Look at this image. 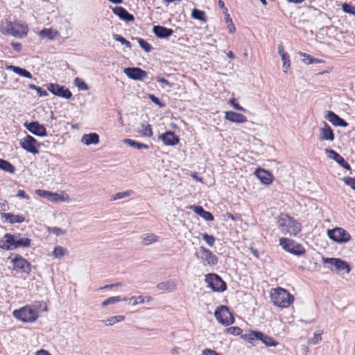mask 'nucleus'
<instances>
[{"label":"nucleus","instance_id":"603ef678","mask_svg":"<svg viewBox=\"0 0 355 355\" xmlns=\"http://www.w3.org/2000/svg\"><path fill=\"white\" fill-rule=\"evenodd\" d=\"M344 182L355 191V178L347 177L343 178Z\"/></svg>","mask_w":355,"mask_h":355},{"label":"nucleus","instance_id":"39448f33","mask_svg":"<svg viewBox=\"0 0 355 355\" xmlns=\"http://www.w3.org/2000/svg\"><path fill=\"white\" fill-rule=\"evenodd\" d=\"M3 239L6 242L10 244V250L19 248H29L31 244V239L27 237H22L19 233L10 234L6 233Z\"/></svg>","mask_w":355,"mask_h":355},{"label":"nucleus","instance_id":"e2e57ef3","mask_svg":"<svg viewBox=\"0 0 355 355\" xmlns=\"http://www.w3.org/2000/svg\"><path fill=\"white\" fill-rule=\"evenodd\" d=\"M137 297L136 296H132L131 297H130L129 299V305H131L132 306H136L137 305H138V302L137 300Z\"/></svg>","mask_w":355,"mask_h":355},{"label":"nucleus","instance_id":"3c124183","mask_svg":"<svg viewBox=\"0 0 355 355\" xmlns=\"http://www.w3.org/2000/svg\"><path fill=\"white\" fill-rule=\"evenodd\" d=\"M226 332L232 335H239L242 333V330L238 327H231L226 329Z\"/></svg>","mask_w":355,"mask_h":355},{"label":"nucleus","instance_id":"f03ea898","mask_svg":"<svg viewBox=\"0 0 355 355\" xmlns=\"http://www.w3.org/2000/svg\"><path fill=\"white\" fill-rule=\"evenodd\" d=\"M270 297L274 304L282 308L289 306L294 300L293 296L282 288L272 290Z\"/></svg>","mask_w":355,"mask_h":355},{"label":"nucleus","instance_id":"79ce46f5","mask_svg":"<svg viewBox=\"0 0 355 355\" xmlns=\"http://www.w3.org/2000/svg\"><path fill=\"white\" fill-rule=\"evenodd\" d=\"M133 193L132 190H127L122 192H119L116 193L114 196H112V200H120L128 196H130Z\"/></svg>","mask_w":355,"mask_h":355},{"label":"nucleus","instance_id":"bf43d9fd","mask_svg":"<svg viewBox=\"0 0 355 355\" xmlns=\"http://www.w3.org/2000/svg\"><path fill=\"white\" fill-rule=\"evenodd\" d=\"M17 196L21 198H24L26 200H29V196L26 193V192L24 190H19Z\"/></svg>","mask_w":355,"mask_h":355},{"label":"nucleus","instance_id":"f257e3e1","mask_svg":"<svg viewBox=\"0 0 355 355\" xmlns=\"http://www.w3.org/2000/svg\"><path fill=\"white\" fill-rule=\"evenodd\" d=\"M277 223L284 234L295 236L301 232V224L286 214H280Z\"/></svg>","mask_w":355,"mask_h":355},{"label":"nucleus","instance_id":"423d86ee","mask_svg":"<svg viewBox=\"0 0 355 355\" xmlns=\"http://www.w3.org/2000/svg\"><path fill=\"white\" fill-rule=\"evenodd\" d=\"M13 316L23 322H33L38 318V313L35 309L28 306L14 310Z\"/></svg>","mask_w":355,"mask_h":355},{"label":"nucleus","instance_id":"ea45409f","mask_svg":"<svg viewBox=\"0 0 355 355\" xmlns=\"http://www.w3.org/2000/svg\"><path fill=\"white\" fill-rule=\"evenodd\" d=\"M136 40L139 43L140 47L146 53H149L152 51L153 48L151 45L149 43H148L145 40L142 38H136Z\"/></svg>","mask_w":355,"mask_h":355},{"label":"nucleus","instance_id":"f8f14e48","mask_svg":"<svg viewBox=\"0 0 355 355\" xmlns=\"http://www.w3.org/2000/svg\"><path fill=\"white\" fill-rule=\"evenodd\" d=\"M208 286L214 291L222 292L226 289L225 283L216 274H209L206 276Z\"/></svg>","mask_w":355,"mask_h":355},{"label":"nucleus","instance_id":"4c0bfd02","mask_svg":"<svg viewBox=\"0 0 355 355\" xmlns=\"http://www.w3.org/2000/svg\"><path fill=\"white\" fill-rule=\"evenodd\" d=\"M0 168L10 173L15 171V168L9 162L2 159H0Z\"/></svg>","mask_w":355,"mask_h":355},{"label":"nucleus","instance_id":"c85d7f7f","mask_svg":"<svg viewBox=\"0 0 355 355\" xmlns=\"http://www.w3.org/2000/svg\"><path fill=\"white\" fill-rule=\"evenodd\" d=\"M2 218L8 220L11 224L21 223L25 220V216L23 215H15L11 213L3 214Z\"/></svg>","mask_w":355,"mask_h":355},{"label":"nucleus","instance_id":"c03bdc74","mask_svg":"<svg viewBox=\"0 0 355 355\" xmlns=\"http://www.w3.org/2000/svg\"><path fill=\"white\" fill-rule=\"evenodd\" d=\"M74 84L79 89L86 91L89 89L86 83L80 78H76L74 79Z\"/></svg>","mask_w":355,"mask_h":355},{"label":"nucleus","instance_id":"4d7b16f0","mask_svg":"<svg viewBox=\"0 0 355 355\" xmlns=\"http://www.w3.org/2000/svg\"><path fill=\"white\" fill-rule=\"evenodd\" d=\"M51 232L57 236L64 235L65 234V231L60 227H53Z\"/></svg>","mask_w":355,"mask_h":355},{"label":"nucleus","instance_id":"13d9d810","mask_svg":"<svg viewBox=\"0 0 355 355\" xmlns=\"http://www.w3.org/2000/svg\"><path fill=\"white\" fill-rule=\"evenodd\" d=\"M149 98L156 105H158L160 107L164 106V104L160 102L159 99L153 94L149 95Z\"/></svg>","mask_w":355,"mask_h":355},{"label":"nucleus","instance_id":"aec40b11","mask_svg":"<svg viewBox=\"0 0 355 355\" xmlns=\"http://www.w3.org/2000/svg\"><path fill=\"white\" fill-rule=\"evenodd\" d=\"M254 174L263 184L269 185L272 182V175L264 169L258 168Z\"/></svg>","mask_w":355,"mask_h":355},{"label":"nucleus","instance_id":"c9c22d12","mask_svg":"<svg viewBox=\"0 0 355 355\" xmlns=\"http://www.w3.org/2000/svg\"><path fill=\"white\" fill-rule=\"evenodd\" d=\"M123 142L127 145L133 147L137 149H148L149 146L146 144L137 142L130 139H124Z\"/></svg>","mask_w":355,"mask_h":355},{"label":"nucleus","instance_id":"58836bf2","mask_svg":"<svg viewBox=\"0 0 355 355\" xmlns=\"http://www.w3.org/2000/svg\"><path fill=\"white\" fill-rule=\"evenodd\" d=\"M191 15L195 19L203 21H206L205 12L202 10L195 8L193 10Z\"/></svg>","mask_w":355,"mask_h":355},{"label":"nucleus","instance_id":"5701e85b","mask_svg":"<svg viewBox=\"0 0 355 355\" xmlns=\"http://www.w3.org/2000/svg\"><path fill=\"white\" fill-rule=\"evenodd\" d=\"M112 11L121 20H123V21H132L135 19L134 16L132 14H130L123 7H116V8H113Z\"/></svg>","mask_w":355,"mask_h":355},{"label":"nucleus","instance_id":"5fc2aeb1","mask_svg":"<svg viewBox=\"0 0 355 355\" xmlns=\"http://www.w3.org/2000/svg\"><path fill=\"white\" fill-rule=\"evenodd\" d=\"M230 103L234 107V109L239 111L244 112L245 110L241 107L239 103L235 102L234 98H232L230 100Z\"/></svg>","mask_w":355,"mask_h":355},{"label":"nucleus","instance_id":"a878e982","mask_svg":"<svg viewBox=\"0 0 355 355\" xmlns=\"http://www.w3.org/2000/svg\"><path fill=\"white\" fill-rule=\"evenodd\" d=\"M153 31L154 34L159 38H166L171 36L173 33L172 29L161 26H155Z\"/></svg>","mask_w":355,"mask_h":355},{"label":"nucleus","instance_id":"774afa93","mask_svg":"<svg viewBox=\"0 0 355 355\" xmlns=\"http://www.w3.org/2000/svg\"><path fill=\"white\" fill-rule=\"evenodd\" d=\"M35 355H51L48 351L45 349H40L36 352Z\"/></svg>","mask_w":355,"mask_h":355},{"label":"nucleus","instance_id":"338daca9","mask_svg":"<svg viewBox=\"0 0 355 355\" xmlns=\"http://www.w3.org/2000/svg\"><path fill=\"white\" fill-rule=\"evenodd\" d=\"M37 94H39L40 96H47V92L46 91L42 89L41 87H37Z\"/></svg>","mask_w":355,"mask_h":355},{"label":"nucleus","instance_id":"6e6552de","mask_svg":"<svg viewBox=\"0 0 355 355\" xmlns=\"http://www.w3.org/2000/svg\"><path fill=\"white\" fill-rule=\"evenodd\" d=\"M196 257L200 259L204 266H215L218 263V259L209 250L205 247H200L198 251L195 254Z\"/></svg>","mask_w":355,"mask_h":355},{"label":"nucleus","instance_id":"4be33fe9","mask_svg":"<svg viewBox=\"0 0 355 355\" xmlns=\"http://www.w3.org/2000/svg\"><path fill=\"white\" fill-rule=\"evenodd\" d=\"M225 119L237 123H243L247 121V119L244 115L232 111L225 112Z\"/></svg>","mask_w":355,"mask_h":355},{"label":"nucleus","instance_id":"f704fd0d","mask_svg":"<svg viewBox=\"0 0 355 355\" xmlns=\"http://www.w3.org/2000/svg\"><path fill=\"white\" fill-rule=\"evenodd\" d=\"M325 153L327 154L329 158L334 159L339 165L344 164V158L335 150L327 148L325 149Z\"/></svg>","mask_w":355,"mask_h":355},{"label":"nucleus","instance_id":"473e14b6","mask_svg":"<svg viewBox=\"0 0 355 355\" xmlns=\"http://www.w3.org/2000/svg\"><path fill=\"white\" fill-rule=\"evenodd\" d=\"M39 35L42 38L54 40L58 36V32L52 28H44L40 31Z\"/></svg>","mask_w":355,"mask_h":355},{"label":"nucleus","instance_id":"bb28decb","mask_svg":"<svg viewBox=\"0 0 355 355\" xmlns=\"http://www.w3.org/2000/svg\"><path fill=\"white\" fill-rule=\"evenodd\" d=\"M141 243L144 246L150 245L159 241V236L153 233L143 234L141 236Z\"/></svg>","mask_w":355,"mask_h":355},{"label":"nucleus","instance_id":"09e8293b","mask_svg":"<svg viewBox=\"0 0 355 355\" xmlns=\"http://www.w3.org/2000/svg\"><path fill=\"white\" fill-rule=\"evenodd\" d=\"M342 8L343 10L347 13L355 15V7L350 4L346 3H343Z\"/></svg>","mask_w":355,"mask_h":355},{"label":"nucleus","instance_id":"1a4fd4ad","mask_svg":"<svg viewBox=\"0 0 355 355\" xmlns=\"http://www.w3.org/2000/svg\"><path fill=\"white\" fill-rule=\"evenodd\" d=\"M327 235L330 239L338 243H345L351 239L350 234L341 227L328 230Z\"/></svg>","mask_w":355,"mask_h":355},{"label":"nucleus","instance_id":"7c9ffc66","mask_svg":"<svg viewBox=\"0 0 355 355\" xmlns=\"http://www.w3.org/2000/svg\"><path fill=\"white\" fill-rule=\"evenodd\" d=\"M157 288L162 291H174L177 288V283L173 280L160 282L157 285Z\"/></svg>","mask_w":355,"mask_h":355},{"label":"nucleus","instance_id":"72a5a7b5","mask_svg":"<svg viewBox=\"0 0 355 355\" xmlns=\"http://www.w3.org/2000/svg\"><path fill=\"white\" fill-rule=\"evenodd\" d=\"M137 132L141 136L151 137L153 135L150 125L148 123H141V127L138 128Z\"/></svg>","mask_w":355,"mask_h":355},{"label":"nucleus","instance_id":"a18cd8bd","mask_svg":"<svg viewBox=\"0 0 355 355\" xmlns=\"http://www.w3.org/2000/svg\"><path fill=\"white\" fill-rule=\"evenodd\" d=\"M282 61L283 62V67L285 69L284 72H286V69L290 68L291 61L288 53L282 55L281 56Z\"/></svg>","mask_w":355,"mask_h":355},{"label":"nucleus","instance_id":"cd10ccee","mask_svg":"<svg viewBox=\"0 0 355 355\" xmlns=\"http://www.w3.org/2000/svg\"><path fill=\"white\" fill-rule=\"evenodd\" d=\"M71 201V198L68 194H67L64 191H62L61 193H53L51 192L50 202H69Z\"/></svg>","mask_w":355,"mask_h":355},{"label":"nucleus","instance_id":"dca6fc26","mask_svg":"<svg viewBox=\"0 0 355 355\" xmlns=\"http://www.w3.org/2000/svg\"><path fill=\"white\" fill-rule=\"evenodd\" d=\"M48 90L53 94L66 99H69L72 96L71 92L68 89L58 84H49L48 85Z\"/></svg>","mask_w":355,"mask_h":355},{"label":"nucleus","instance_id":"a19ab883","mask_svg":"<svg viewBox=\"0 0 355 355\" xmlns=\"http://www.w3.org/2000/svg\"><path fill=\"white\" fill-rule=\"evenodd\" d=\"M121 301V296L110 297L101 303L103 307L107 306L110 304H113Z\"/></svg>","mask_w":355,"mask_h":355},{"label":"nucleus","instance_id":"6ab92c4d","mask_svg":"<svg viewBox=\"0 0 355 355\" xmlns=\"http://www.w3.org/2000/svg\"><path fill=\"white\" fill-rule=\"evenodd\" d=\"M326 119L334 126L347 127L348 123L332 111H328Z\"/></svg>","mask_w":355,"mask_h":355},{"label":"nucleus","instance_id":"e433bc0d","mask_svg":"<svg viewBox=\"0 0 355 355\" xmlns=\"http://www.w3.org/2000/svg\"><path fill=\"white\" fill-rule=\"evenodd\" d=\"M67 254V250L62 246H55L52 255L55 259H61Z\"/></svg>","mask_w":355,"mask_h":355},{"label":"nucleus","instance_id":"864d4df0","mask_svg":"<svg viewBox=\"0 0 355 355\" xmlns=\"http://www.w3.org/2000/svg\"><path fill=\"white\" fill-rule=\"evenodd\" d=\"M322 340L321 334L314 333L313 337L311 338L308 342L309 344L315 345Z\"/></svg>","mask_w":355,"mask_h":355},{"label":"nucleus","instance_id":"a211bd4d","mask_svg":"<svg viewBox=\"0 0 355 355\" xmlns=\"http://www.w3.org/2000/svg\"><path fill=\"white\" fill-rule=\"evenodd\" d=\"M323 125L319 130V139L320 141H333L334 140V134L331 127L323 122Z\"/></svg>","mask_w":355,"mask_h":355},{"label":"nucleus","instance_id":"2f4dec72","mask_svg":"<svg viewBox=\"0 0 355 355\" xmlns=\"http://www.w3.org/2000/svg\"><path fill=\"white\" fill-rule=\"evenodd\" d=\"M125 316L122 315H114L102 320V322L104 325L107 327H111L116 323L123 322V320H125Z\"/></svg>","mask_w":355,"mask_h":355},{"label":"nucleus","instance_id":"c756f323","mask_svg":"<svg viewBox=\"0 0 355 355\" xmlns=\"http://www.w3.org/2000/svg\"><path fill=\"white\" fill-rule=\"evenodd\" d=\"M6 70L12 71L14 73H15L21 76H23V77H25L27 78H32L31 73L28 71H27L24 69H22L21 67L13 66V65H8V66H6Z\"/></svg>","mask_w":355,"mask_h":355},{"label":"nucleus","instance_id":"f3484780","mask_svg":"<svg viewBox=\"0 0 355 355\" xmlns=\"http://www.w3.org/2000/svg\"><path fill=\"white\" fill-rule=\"evenodd\" d=\"M24 125L29 132L36 136L44 137L46 135L45 127L37 121H33L29 123H25Z\"/></svg>","mask_w":355,"mask_h":355},{"label":"nucleus","instance_id":"69168bd1","mask_svg":"<svg viewBox=\"0 0 355 355\" xmlns=\"http://www.w3.org/2000/svg\"><path fill=\"white\" fill-rule=\"evenodd\" d=\"M11 46L14 49L15 51L19 52L21 50V44L18 42H12Z\"/></svg>","mask_w":355,"mask_h":355},{"label":"nucleus","instance_id":"20e7f679","mask_svg":"<svg viewBox=\"0 0 355 355\" xmlns=\"http://www.w3.org/2000/svg\"><path fill=\"white\" fill-rule=\"evenodd\" d=\"M12 265V270L17 273L29 275L31 272V263L22 256L15 254L9 257Z\"/></svg>","mask_w":355,"mask_h":355},{"label":"nucleus","instance_id":"37998d69","mask_svg":"<svg viewBox=\"0 0 355 355\" xmlns=\"http://www.w3.org/2000/svg\"><path fill=\"white\" fill-rule=\"evenodd\" d=\"M112 37L116 41L119 42L121 44L125 46L127 48H128L130 49H131V47H132L131 43L129 41H128L126 39H125L123 37H122L121 35L114 33L112 35Z\"/></svg>","mask_w":355,"mask_h":355},{"label":"nucleus","instance_id":"0e129e2a","mask_svg":"<svg viewBox=\"0 0 355 355\" xmlns=\"http://www.w3.org/2000/svg\"><path fill=\"white\" fill-rule=\"evenodd\" d=\"M218 5L220 9L223 10L224 14H227V8H226L225 3L222 0L218 1Z\"/></svg>","mask_w":355,"mask_h":355},{"label":"nucleus","instance_id":"393cba45","mask_svg":"<svg viewBox=\"0 0 355 355\" xmlns=\"http://www.w3.org/2000/svg\"><path fill=\"white\" fill-rule=\"evenodd\" d=\"M190 208L204 220L207 221H212L214 220L213 215L210 212L205 211L201 206L192 205Z\"/></svg>","mask_w":355,"mask_h":355},{"label":"nucleus","instance_id":"680f3d73","mask_svg":"<svg viewBox=\"0 0 355 355\" xmlns=\"http://www.w3.org/2000/svg\"><path fill=\"white\" fill-rule=\"evenodd\" d=\"M0 248L6 250H10V244L6 242V239L4 241H0Z\"/></svg>","mask_w":355,"mask_h":355},{"label":"nucleus","instance_id":"6e6d98bb","mask_svg":"<svg viewBox=\"0 0 355 355\" xmlns=\"http://www.w3.org/2000/svg\"><path fill=\"white\" fill-rule=\"evenodd\" d=\"M201 355H220L216 351L211 349H205L202 351Z\"/></svg>","mask_w":355,"mask_h":355},{"label":"nucleus","instance_id":"b1692460","mask_svg":"<svg viewBox=\"0 0 355 355\" xmlns=\"http://www.w3.org/2000/svg\"><path fill=\"white\" fill-rule=\"evenodd\" d=\"M99 136L95 132L84 134L81 137V142L86 146H89L92 144L96 145L99 143Z\"/></svg>","mask_w":355,"mask_h":355},{"label":"nucleus","instance_id":"7ed1b4c3","mask_svg":"<svg viewBox=\"0 0 355 355\" xmlns=\"http://www.w3.org/2000/svg\"><path fill=\"white\" fill-rule=\"evenodd\" d=\"M28 26L25 24H1L0 31L15 37H23L28 33Z\"/></svg>","mask_w":355,"mask_h":355},{"label":"nucleus","instance_id":"2eb2a0df","mask_svg":"<svg viewBox=\"0 0 355 355\" xmlns=\"http://www.w3.org/2000/svg\"><path fill=\"white\" fill-rule=\"evenodd\" d=\"M124 73L135 80H142L147 77V72L139 67H128L123 70Z\"/></svg>","mask_w":355,"mask_h":355},{"label":"nucleus","instance_id":"4468645a","mask_svg":"<svg viewBox=\"0 0 355 355\" xmlns=\"http://www.w3.org/2000/svg\"><path fill=\"white\" fill-rule=\"evenodd\" d=\"M324 263H329L334 266L338 272L345 271L346 274L349 273L350 267L349 264L344 260L338 258H324L322 259Z\"/></svg>","mask_w":355,"mask_h":355},{"label":"nucleus","instance_id":"412c9836","mask_svg":"<svg viewBox=\"0 0 355 355\" xmlns=\"http://www.w3.org/2000/svg\"><path fill=\"white\" fill-rule=\"evenodd\" d=\"M166 146H175L178 144L179 138L173 132L168 131L159 137Z\"/></svg>","mask_w":355,"mask_h":355},{"label":"nucleus","instance_id":"de8ad7c7","mask_svg":"<svg viewBox=\"0 0 355 355\" xmlns=\"http://www.w3.org/2000/svg\"><path fill=\"white\" fill-rule=\"evenodd\" d=\"M35 193L37 196H39L40 197L46 198L50 201L51 191L42 190V189H37V190H35Z\"/></svg>","mask_w":355,"mask_h":355},{"label":"nucleus","instance_id":"9d476101","mask_svg":"<svg viewBox=\"0 0 355 355\" xmlns=\"http://www.w3.org/2000/svg\"><path fill=\"white\" fill-rule=\"evenodd\" d=\"M214 315L216 320L224 325H230L232 324L234 320L232 313L225 306L218 307L214 312Z\"/></svg>","mask_w":355,"mask_h":355},{"label":"nucleus","instance_id":"0eeeda50","mask_svg":"<svg viewBox=\"0 0 355 355\" xmlns=\"http://www.w3.org/2000/svg\"><path fill=\"white\" fill-rule=\"evenodd\" d=\"M279 245L284 250L295 255L300 256L305 253V249L301 244L287 238H280Z\"/></svg>","mask_w":355,"mask_h":355},{"label":"nucleus","instance_id":"8fccbe9b","mask_svg":"<svg viewBox=\"0 0 355 355\" xmlns=\"http://www.w3.org/2000/svg\"><path fill=\"white\" fill-rule=\"evenodd\" d=\"M203 240L209 245L213 246L215 242V238L213 236L209 235L206 233L202 234Z\"/></svg>","mask_w":355,"mask_h":355},{"label":"nucleus","instance_id":"9b49d317","mask_svg":"<svg viewBox=\"0 0 355 355\" xmlns=\"http://www.w3.org/2000/svg\"><path fill=\"white\" fill-rule=\"evenodd\" d=\"M246 337L248 341L251 343L254 340H261L268 347H275L278 344L277 342H276L272 337L259 331H251L250 334L246 335Z\"/></svg>","mask_w":355,"mask_h":355},{"label":"nucleus","instance_id":"49530a36","mask_svg":"<svg viewBox=\"0 0 355 355\" xmlns=\"http://www.w3.org/2000/svg\"><path fill=\"white\" fill-rule=\"evenodd\" d=\"M299 54L300 55V56L303 57L302 62L306 64H311L315 63V60H314L313 58H312L311 55L302 52H300Z\"/></svg>","mask_w":355,"mask_h":355},{"label":"nucleus","instance_id":"052dcab7","mask_svg":"<svg viewBox=\"0 0 355 355\" xmlns=\"http://www.w3.org/2000/svg\"><path fill=\"white\" fill-rule=\"evenodd\" d=\"M156 80L157 82H159L160 83H164L168 87H172L173 85V83L168 82L167 80L164 79V78L157 77Z\"/></svg>","mask_w":355,"mask_h":355},{"label":"nucleus","instance_id":"ddd939ff","mask_svg":"<svg viewBox=\"0 0 355 355\" xmlns=\"http://www.w3.org/2000/svg\"><path fill=\"white\" fill-rule=\"evenodd\" d=\"M20 146L27 152L34 155L39 153L38 148L40 146V144L31 135H26L24 138L21 139Z\"/></svg>","mask_w":355,"mask_h":355}]
</instances>
